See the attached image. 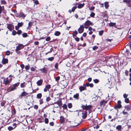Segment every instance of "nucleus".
<instances>
[{
	"mask_svg": "<svg viewBox=\"0 0 131 131\" xmlns=\"http://www.w3.org/2000/svg\"><path fill=\"white\" fill-rule=\"evenodd\" d=\"M51 99L50 97H47L46 98V101L47 102H48L49 101L51 100Z\"/></svg>",
	"mask_w": 131,
	"mask_h": 131,
	"instance_id": "nucleus-45",
	"label": "nucleus"
},
{
	"mask_svg": "<svg viewBox=\"0 0 131 131\" xmlns=\"http://www.w3.org/2000/svg\"><path fill=\"white\" fill-rule=\"evenodd\" d=\"M40 71H41L43 73H46V70L45 68H43L40 69Z\"/></svg>",
	"mask_w": 131,
	"mask_h": 131,
	"instance_id": "nucleus-18",
	"label": "nucleus"
},
{
	"mask_svg": "<svg viewBox=\"0 0 131 131\" xmlns=\"http://www.w3.org/2000/svg\"><path fill=\"white\" fill-rule=\"evenodd\" d=\"M16 34V31L15 30H14L12 32V34L13 35L15 36Z\"/></svg>",
	"mask_w": 131,
	"mask_h": 131,
	"instance_id": "nucleus-44",
	"label": "nucleus"
},
{
	"mask_svg": "<svg viewBox=\"0 0 131 131\" xmlns=\"http://www.w3.org/2000/svg\"><path fill=\"white\" fill-rule=\"evenodd\" d=\"M19 27L18 25L15 26V29L16 30H18L19 29Z\"/></svg>",
	"mask_w": 131,
	"mask_h": 131,
	"instance_id": "nucleus-53",
	"label": "nucleus"
},
{
	"mask_svg": "<svg viewBox=\"0 0 131 131\" xmlns=\"http://www.w3.org/2000/svg\"><path fill=\"white\" fill-rule=\"evenodd\" d=\"M29 68L30 67L29 64H28V65L26 66L25 67V69L27 70H28Z\"/></svg>",
	"mask_w": 131,
	"mask_h": 131,
	"instance_id": "nucleus-32",
	"label": "nucleus"
},
{
	"mask_svg": "<svg viewBox=\"0 0 131 131\" xmlns=\"http://www.w3.org/2000/svg\"><path fill=\"white\" fill-rule=\"evenodd\" d=\"M122 128V126L121 125H119L116 127V129L118 131H121Z\"/></svg>",
	"mask_w": 131,
	"mask_h": 131,
	"instance_id": "nucleus-17",
	"label": "nucleus"
},
{
	"mask_svg": "<svg viewBox=\"0 0 131 131\" xmlns=\"http://www.w3.org/2000/svg\"><path fill=\"white\" fill-rule=\"evenodd\" d=\"M78 34V32L76 30H75L73 32V36H76Z\"/></svg>",
	"mask_w": 131,
	"mask_h": 131,
	"instance_id": "nucleus-31",
	"label": "nucleus"
},
{
	"mask_svg": "<svg viewBox=\"0 0 131 131\" xmlns=\"http://www.w3.org/2000/svg\"><path fill=\"white\" fill-rule=\"evenodd\" d=\"M92 28L91 27H89L88 28V30L89 31H91V30H92Z\"/></svg>",
	"mask_w": 131,
	"mask_h": 131,
	"instance_id": "nucleus-63",
	"label": "nucleus"
},
{
	"mask_svg": "<svg viewBox=\"0 0 131 131\" xmlns=\"http://www.w3.org/2000/svg\"><path fill=\"white\" fill-rule=\"evenodd\" d=\"M98 48V47L95 46L93 47V50H95Z\"/></svg>",
	"mask_w": 131,
	"mask_h": 131,
	"instance_id": "nucleus-49",
	"label": "nucleus"
},
{
	"mask_svg": "<svg viewBox=\"0 0 131 131\" xmlns=\"http://www.w3.org/2000/svg\"><path fill=\"white\" fill-rule=\"evenodd\" d=\"M57 103L59 106H61L62 105L61 99H59L58 101L57 102Z\"/></svg>",
	"mask_w": 131,
	"mask_h": 131,
	"instance_id": "nucleus-13",
	"label": "nucleus"
},
{
	"mask_svg": "<svg viewBox=\"0 0 131 131\" xmlns=\"http://www.w3.org/2000/svg\"><path fill=\"white\" fill-rule=\"evenodd\" d=\"M24 47V46L23 45L21 44H19L18 46L16 47V51L17 53L19 54L20 52H18V51L23 49Z\"/></svg>",
	"mask_w": 131,
	"mask_h": 131,
	"instance_id": "nucleus-1",
	"label": "nucleus"
},
{
	"mask_svg": "<svg viewBox=\"0 0 131 131\" xmlns=\"http://www.w3.org/2000/svg\"><path fill=\"white\" fill-rule=\"evenodd\" d=\"M60 34V32L58 31H56L55 32L54 35L56 36H59Z\"/></svg>",
	"mask_w": 131,
	"mask_h": 131,
	"instance_id": "nucleus-22",
	"label": "nucleus"
},
{
	"mask_svg": "<svg viewBox=\"0 0 131 131\" xmlns=\"http://www.w3.org/2000/svg\"><path fill=\"white\" fill-rule=\"evenodd\" d=\"M16 127V126H15L14 128H13L11 126H9L8 127V129L9 130H13V129H14Z\"/></svg>",
	"mask_w": 131,
	"mask_h": 131,
	"instance_id": "nucleus-26",
	"label": "nucleus"
},
{
	"mask_svg": "<svg viewBox=\"0 0 131 131\" xmlns=\"http://www.w3.org/2000/svg\"><path fill=\"white\" fill-rule=\"evenodd\" d=\"M42 83V80H40L37 82V85L38 86L41 85Z\"/></svg>",
	"mask_w": 131,
	"mask_h": 131,
	"instance_id": "nucleus-14",
	"label": "nucleus"
},
{
	"mask_svg": "<svg viewBox=\"0 0 131 131\" xmlns=\"http://www.w3.org/2000/svg\"><path fill=\"white\" fill-rule=\"evenodd\" d=\"M28 93L27 92L24 91L22 92L20 95V96L21 97L26 96L28 95Z\"/></svg>",
	"mask_w": 131,
	"mask_h": 131,
	"instance_id": "nucleus-11",
	"label": "nucleus"
},
{
	"mask_svg": "<svg viewBox=\"0 0 131 131\" xmlns=\"http://www.w3.org/2000/svg\"><path fill=\"white\" fill-rule=\"evenodd\" d=\"M78 30L79 32L80 33H81L83 32L84 30V27L83 26L81 25Z\"/></svg>",
	"mask_w": 131,
	"mask_h": 131,
	"instance_id": "nucleus-6",
	"label": "nucleus"
},
{
	"mask_svg": "<svg viewBox=\"0 0 131 131\" xmlns=\"http://www.w3.org/2000/svg\"><path fill=\"white\" fill-rule=\"evenodd\" d=\"M93 81L95 83H97L99 82V80L96 79L93 80Z\"/></svg>",
	"mask_w": 131,
	"mask_h": 131,
	"instance_id": "nucleus-35",
	"label": "nucleus"
},
{
	"mask_svg": "<svg viewBox=\"0 0 131 131\" xmlns=\"http://www.w3.org/2000/svg\"><path fill=\"white\" fill-rule=\"evenodd\" d=\"M72 106V104L71 103H69L68 104V107L69 108H71Z\"/></svg>",
	"mask_w": 131,
	"mask_h": 131,
	"instance_id": "nucleus-38",
	"label": "nucleus"
},
{
	"mask_svg": "<svg viewBox=\"0 0 131 131\" xmlns=\"http://www.w3.org/2000/svg\"><path fill=\"white\" fill-rule=\"evenodd\" d=\"M34 43L36 45H38L39 44V42L38 41H35V42Z\"/></svg>",
	"mask_w": 131,
	"mask_h": 131,
	"instance_id": "nucleus-64",
	"label": "nucleus"
},
{
	"mask_svg": "<svg viewBox=\"0 0 131 131\" xmlns=\"http://www.w3.org/2000/svg\"><path fill=\"white\" fill-rule=\"evenodd\" d=\"M6 55H9L10 54V52L9 51H7L6 52Z\"/></svg>",
	"mask_w": 131,
	"mask_h": 131,
	"instance_id": "nucleus-51",
	"label": "nucleus"
},
{
	"mask_svg": "<svg viewBox=\"0 0 131 131\" xmlns=\"http://www.w3.org/2000/svg\"><path fill=\"white\" fill-rule=\"evenodd\" d=\"M1 3L2 4H5L6 3L5 1H1Z\"/></svg>",
	"mask_w": 131,
	"mask_h": 131,
	"instance_id": "nucleus-58",
	"label": "nucleus"
},
{
	"mask_svg": "<svg viewBox=\"0 0 131 131\" xmlns=\"http://www.w3.org/2000/svg\"><path fill=\"white\" fill-rule=\"evenodd\" d=\"M48 119L47 118H45V122L46 124H48Z\"/></svg>",
	"mask_w": 131,
	"mask_h": 131,
	"instance_id": "nucleus-39",
	"label": "nucleus"
},
{
	"mask_svg": "<svg viewBox=\"0 0 131 131\" xmlns=\"http://www.w3.org/2000/svg\"><path fill=\"white\" fill-rule=\"evenodd\" d=\"M79 97V94H76L74 95L73 97L76 99H77Z\"/></svg>",
	"mask_w": 131,
	"mask_h": 131,
	"instance_id": "nucleus-34",
	"label": "nucleus"
},
{
	"mask_svg": "<svg viewBox=\"0 0 131 131\" xmlns=\"http://www.w3.org/2000/svg\"><path fill=\"white\" fill-rule=\"evenodd\" d=\"M123 113L124 115H126L127 114V112H125L124 111L123 112Z\"/></svg>",
	"mask_w": 131,
	"mask_h": 131,
	"instance_id": "nucleus-60",
	"label": "nucleus"
},
{
	"mask_svg": "<svg viewBox=\"0 0 131 131\" xmlns=\"http://www.w3.org/2000/svg\"><path fill=\"white\" fill-rule=\"evenodd\" d=\"M106 103V101H101L100 103V105H103Z\"/></svg>",
	"mask_w": 131,
	"mask_h": 131,
	"instance_id": "nucleus-29",
	"label": "nucleus"
},
{
	"mask_svg": "<svg viewBox=\"0 0 131 131\" xmlns=\"http://www.w3.org/2000/svg\"><path fill=\"white\" fill-rule=\"evenodd\" d=\"M86 34L85 32L84 33L83 35V36L84 37H86Z\"/></svg>",
	"mask_w": 131,
	"mask_h": 131,
	"instance_id": "nucleus-62",
	"label": "nucleus"
},
{
	"mask_svg": "<svg viewBox=\"0 0 131 131\" xmlns=\"http://www.w3.org/2000/svg\"><path fill=\"white\" fill-rule=\"evenodd\" d=\"M50 88V85H46L45 88L44 89V91L45 92H46L47 91L49 90V89Z\"/></svg>",
	"mask_w": 131,
	"mask_h": 131,
	"instance_id": "nucleus-8",
	"label": "nucleus"
},
{
	"mask_svg": "<svg viewBox=\"0 0 131 131\" xmlns=\"http://www.w3.org/2000/svg\"><path fill=\"white\" fill-rule=\"evenodd\" d=\"M116 24V23H111L109 24V25L110 27H112L115 26Z\"/></svg>",
	"mask_w": 131,
	"mask_h": 131,
	"instance_id": "nucleus-21",
	"label": "nucleus"
},
{
	"mask_svg": "<svg viewBox=\"0 0 131 131\" xmlns=\"http://www.w3.org/2000/svg\"><path fill=\"white\" fill-rule=\"evenodd\" d=\"M23 23L22 22L18 23L17 25L19 27H21L23 25Z\"/></svg>",
	"mask_w": 131,
	"mask_h": 131,
	"instance_id": "nucleus-24",
	"label": "nucleus"
},
{
	"mask_svg": "<svg viewBox=\"0 0 131 131\" xmlns=\"http://www.w3.org/2000/svg\"><path fill=\"white\" fill-rule=\"evenodd\" d=\"M50 39V38L49 37H47L46 39V40L47 41H49Z\"/></svg>",
	"mask_w": 131,
	"mask_h": 131,
	"instance_id": "nucleus-50",
	"label": "nucleus"
},
{
	"mask_svg": "<svg viewBox=\"0 0 131 131\" xmlns=\"http://www.w3.org/2000/svg\"><path fill=\"white\" fill-rule=\"evenodd\" d=\"M60 121L61 122V123H63L64 121V118L62 116H61L60 117Z\"/></svg>",
	"mask_w": 131,
	"mask_h": 131,
	"instance_id": "nucleus-23",
	"label": "nucleus"
},
{
	"mask_svg": "<svg viewBox=\"0 0 131 131\" xmlns=\"http://www.w3.org/2000/svg\"><path fill=\"white\" fill-rule=\"evenodd\" d=\"M86 86L85 84H83V85L81 86L79 88L80 92H81L82 91L86 90Z\"/></svg>",
	"mask_w": 131,
	"mask_h": 131,
	"instance_id": "nucleus-4",
	"label": "nucleus"
},
{
	"mask_svg": "<svg viewBox=\"0 0 131 131\" xmlns=\"http://www.w3.org/2000/svg\"><path fill=\"white\" fill-rule=\"evenodd\" d=\"M95 14L94 13H91L90 15V16H91V17H93L94 16H95Z\"/></svg>",
	"mask_w": 131,
	"mask_h": 131,
	"instance_id": "nucleus-48",
	"label": "nucleus"
},
{
	"mask_svg": "<svg viewBox=\"0 0 131 131\" xmlns=\"http://www.w3.org/2000/svg\"><path fill=\"white\" fill-rule=\"evenodd\" d=\"M75 39L77 41H78L79 40V38L78 37L75 38Z\"/></svg>",
	"mask_w": 131,
	"mask_h": 131,
	"instance_id": "nucleus-61",
	"label": "nucleus"
},
{
	"mask_svg": "<svg viewBox=\"0 0 131 131\" xmlns=\"http://www.w3.org/2000/svg\"><path fill=\"white\" fill-rule=\"evenodd\" d=\"M104 6L106 8H108L109 5L108 2H106L104 3Z\"/></svg>",
	"mask_w": 131,
	"mask_h": 131,
	"instance_id": "nucleus-16",
	"label": "nucleus"
},
{
	"mask_svg": "<svg viewBox=\"0 0 131 131\" xmlns=\"http://www.w3.org/2000/svg\"><path fill=\"white\" fill-rule=\"evenodd\" d=\"M42 96L41 93H39L37 95V97L38 99H40Z\"/></svg>",
	"mask_w": 131,
	"mask_h": 131,
	"instance_id": "nucleus-20",
	"label": "nucleus"
},
{
	"mask_svg": "<svg viewBox=\"0 0 131 131\" xmlns=\"http://www.w3.org/2000/svg\"><path fill=\"white\" fill-rule=\"evenodd\" d=\"M125 102L126 103H128L129 102V99L128 98H127L125 99Z\"/></svg>",
	"mask_w": 131,
	"mask_h": 131,
	"instance_id": "nucleus-37",
	"label": "nucleus"
},
{
	"mask_svg": "<svg viewBox=\"0 0 131 131\" xmlns=\"http://www.w3.org/2000/svg\"><path fill=\"white\" fill-rule=\"evenodd\" d=\"M22 36L24 37H27V35L26 33H24L22 34Z\"/></svg>",
	"mask_w": 131,
	"mask_h": 131,
	"instance_id": "nucleus-33",
	"label": "nucleus"
},
{
	"mask_svg": "<svg viewBox=\"0 0 131 131\" xmlns=\"http://www.w3.org/2000/svg\"><path fill=\"white\" fill-rule=\"evenodd\" d=\"M25 86V83H22L20 84V87L22 88H24Z\"/></svg>",
	"mask_w": 131,
	"mask_h": 131,
	"instance_id": "nucleus-28",
	"label": "nucleus"
},
{
	"mask_svg": "<svg viewBox=\"0 0 131 131\" xmlns=\"http://www.w3.org/2000/svg\"><path fill=\"white\" fill-rule=\"evenodd\" d=\"M128 94H127L125 93L124 94H123V96L125 98V99H126V98H127V97L128 96Z\"/></svg>",
	"mask_w": 131,
	"mask_h": 131,
	"instance_id": "nucleus-40",
	"label": "nucleus"
},
{
	"mask_svg": "<svg viewBox=\"0 0 131 131\" xmlns=\"http://www.w3.org/2000/svg\"><path fill=\"white\" fill-rule=\"evenodd\" d=\"M14 27V25L11 24H9L7 26V28L10 31H11L13 29V27Z\"/></svg>",
	"mask_w": 131,
	"mask_h": 131,
	"instance_id": "nucleus-7",
	"label": "nucleus"
},
{
	"mask_svg": "<svg viewBox=\"0 0 131 131\" xmlns=\"http://www.w3.org/2000/svg\"><path fill=\"white\" fill-rule=\"evenodd\" d=\"M63 108L66 109L67 108V106L65 104H64L63 105Z\"/></svg>",
	"mask_w": 131,
	"mask_h": 131,
	"instance_id": "nucleus-47",
	"label": "nucleus"
},
{
	"mask_svg": "<svg viewBox=\"0 0 131 131\" xmlns=\"http://www.w3.org/2000/svg\"><path fill=\"white\" fill-rule=\"evenodd\" d=\"M121 102L120 101H118L117 107L118 108H120L122 107V106L121 105Z\"/></svg>",
	"mask_w": 131,
	"mask_h": 131,
	"instance_id": "nucleus-12",
	"label": "nucleus"
},
{
	"mask_svg": "<svg viewBox=\"0 0 131 131\" xmlns=\"http://www.w3.org/2000/svg\"><path fill=\"white\" fill-rule=\"evenodd\" d=\"M35 69V68L33 67H32L30 68L31 70L33 71H34Z\"/></svg>",
	"mask_w": 131,
	"mask_h": 131,
	"instance_id": "nucleus-52",
	"label": "nucleus"
},
{
	"mask_svg": "<svg viewBox=\"0 0 131 131\" xmlns=\"http://www.w3.org/2000/svg\"><path fill=\"white\" fill-rule=\"evenodd\" d=\"M89 25L92 26L93 25V24L92 22L89 20H88L86 21L84 23V26H88Z\"/></svg>",
	"mask_w": 131,
	"mask_h": 131,
	"instance_id": "nucleus-5",
	"label": "nucleus"
},
{
	"mask_svg": "<svg viewBox=\"0 0 131 131\" xmlns=\"http://www.w3.org/2000/svg\"><path fill=\"white\" fill-rule=\"evenodd\" d=\"M58 64L57 63H56L55 66V67L56 68V69H57V68L58 67Z\"/></svg>",
	"mask_w": 131,
	"mask_h": 131,
	"instance_id": "nucleus-56",
	"label": "nucleus"
},
{
	"mask_svg": "<svg viewBox=\"0 0 131 131\" xmlns=\"http://www.w3.org/2000/svg\"><path fill=\"white\" fill-rule=\"evenodd\" d=\"M86 86H89L90 87H92L93 86V84L92 83H87L86 84Z\"/></svg>",
	"mask_w": 131,
	"mask_h": 131,
	"instance_id": "nucleus-19",
	"label": "nucleus"
},
{
	"mask_svg": "<svg viewBox=\"0 0 131 131\" xmlns=\"http://www.w3.org/2000/svg\"><path fill=\"white\" fill-rule=\"evenodd\" d=\"M8 60L7 59H3L2 60V62L3 64H5L8 62Z\"/></svg>",
	"mask_w": 131,
	"mask_h": 131,
	"instance_id": "nucleus-15",
	"label": "nucleus"
},
{
	"mask_svg": "<svg viewBox=\"0 0 131 131\" xmlns=\"http://www.w3.org/2000/svg\"><path fill=\"white\" fill-rule=\"evenodd\" d=\"M12 80V78L9 79L8 78H5L4 80L3 83L5 85L9 84Z\"/></svg>",
	"mask_w": 131,
	"mask_h": 131,
	"instance_id": "nucleus-2",
	"label": "nucleus"
},
{
	"mask_svg": "<svg viewBox=\"0 0 131 131\" xmlns=\"http://www.w3.org/2000/svg\"><path fill=\"white\" fill-rule=\"evenodd\" d=\"M88 80L89 82H91L92 80V78H89L88 79Z\"/></svg>",
	"mask_w": 131,
	"mask_h": 131,
	"instance_id": "nucleus-57",
	"label": "nucleus"
},
{
	"mask_svg": "<svg viewBox=\"0 0 131 131\" xmlns=\"http://www.w3.org/2000/svg\"><path fill=\"white\" fill-rule=\"evenodd\" d=\"M84 6V4H79L78 6V8H81L83 7Z\"/></svg>",
	"mask_w": 131,
	"mask_h": 131,
	"instance_id": "nucleus-27",
	"label": "nucleus"
},
{
	"mask_svg": "<svg viewBox=\"0 0 131 131\" xmlns=\"http://www.w3.org/2000/svg\"><path fill=\"white\" fill-rule=\"evenodd\" d=\"M18 85V84L17 83H16L14 84V86L13 87L11 88L10 91H11L14 90L15 89H16V87H17Z\"/></svg>",
	"mask_w": 131,
	"mask_h": 131,
	"instance_id": "nucleus-10",
	"label": "nucleus"
},
{
	"mask_svg": "<svg viewBox=\"0 0 131 131\" xmlns=\"http://www.w3.org/2000/svg\"><path fill=\"white\" fill-rule=\"evenodd\" d=\"M49 124L50 126H52L54 125V124L53 122H51Z\"/></svg>",
	"mask_w": 131,
	"mask_h": 131,
	"instance_id": "nucleus-54",
	"label": "nucleus"
},
{
	"mask_svg": "<svg viewBox=\"0 0 131 131\" xmlns=\"http://www.w3.org/2000/svg\"><path fill=\"white\" fill-rule=\"evenodd\" d=\"M22 32L20 30H18L17 32V34L19 35L21 34Z\"/></svg>",
	"mask_w": 131,
	"mask_h": 131,
	"instance_id": "nucleus-42",
	"label": "nucleus"
},
{
	"mask_svg": "<svg viewBox=\"0 0 131 131\" xmlns=\"http://www.w3.org/2000/svg\"><path fill=\"white\" fill-rule=\"evenodd\" d=\"M76 8V7H73L72 9V12H74Z\"/></svg>",
	"mask_w": 131,
	"mask_h": 131,
	"instance_id": "nucleus-55",
	"label": "nucleus"
},
{
	"mask_svg": "<svg viewBox=\"0 0 131 131\" xmlns=\"http://www.w3.org/2000/svg\"><path fill=\"white\" fill-rule=\"evenodd\" d=\"M20 16L24 18L26 16V15L22 13H20Z\"/></svg>",
	"mask_w": 131,
	"mask_h": 131,
	"instance_id": "nucleus-30",
	"label": "nucleus"
},
{
	"mask_svg": "<svg viewBox=\"0 0 131 131\" xmlns=\"http://www.w3.org/2000/svg\"><path fill=\"white\" fill-rule=\"evenodd\" d=\"M103 31L102 30L100 31L99 32V34L100 36H101L103 34Z\"/></svg>",
	"mask_w": 131,
	"mask_h": 131,
	"instance_id": "nucleus-36",
	"label": "nucleus"
},
{
	"mask_svg": "<svg viewBox=\"0 0 131 131\" xmlns=\"http://www.w3.org/2000/svg\"><path fill=\"white\" fill-rule=\"evenodd\" d=\"M91 106L90 105L86 106L82 105V107L83 109L85 110H90L91 108Z\"/></svg>",
	"mask_w": 131,
	"mask_h": 131,
	"instance_id": "nucleus-3",
	"label": "nucleus"
},
{
	"mask_svg": "<svg viewBox=\"0 0 131 131\" xmlns=\"http://www.w3.org/2000/svg\"><path fill=\"white\" fill-rule=\"evenodd\" d=\"M54 57H53L49 58H48V60L50 61H52L54 59Z\"/></svg>",
	"mask_w": 131,
	"mask_h": 131,
	"instance_id": "nucleus-46",
	"label": "nucleus"
},
{
	"mask_svg": "<svg viewBox=\"0 0 131 131\" xmlns=\"http://www.w3.org/2000/svg\"><path fill=\"white\" fill-rule=\"evenodd\" d=\"M4 10V6H0V14H1L2 11Z\"/></svg>",
	"mask_w": 131,
	"mask_h": 131,
	"instance_id": "nucleus-25",
	"label": "nucleus"
},
{
	"mask_svg": "<svg viewBox=\"0 0 131 131\" xmlns=\"http://www.w3.org/2000/svg\"><path fill=\"white\" fill-rule=\"evenodd\" d=\"M60 77L59 76L57 77L55 79V80L56 81L58 82L59 80L60 79Z\"/></svg>",
	"mask_w": 131,
	"mask_h": 131,
	"instance_id": "nucleus-41",
	"label": "nucleus"
},
{
	"mask_svg": "<svg viewBox=\"0 0 131 131\" xmlns=\"http://www.w3.org/2000/svg\"><path fill=\"white\" fill-rule=\"evenodd\" d=\"M87 112L86 111H85L82 113V117L83 119H85L86 117Z\"/></svg>",
	"mask_w": 131,
	"mask_h": 131,
	"instance_id": "nucleus-9",
	"label": "nucleus"
},
{
	"mask_svg": "<svg viewBox=\"0 0 131 131\" xmlns=\"http://www.w3.org/2000/svg\"><path fill=\"white\" fill-rule=\"evenodd\" d=\"M123 2L124 3H128L130 2V0H124L123 1Z\"/></svg>",
	"mask_w": 131,
	"mask_h": 131,
	"instance_id": "nucleus-43",
	"label": "nucleus"
},
{
	"mask_svg": "<svg viewBox=\"0 0 131 131\" xmlns=\"http://www.w3.org/2000/svg\"><path fill=\"white\" fill-rule=\"evenodd\" d=\"M35 4H38V1L36 0L34 1Z\"/></svg>",
	"mask_w": 131,
	"mask_h": 131,
	"instance_id": "nucleus-59",
	"label": "nucleus"
}]
</instances>
